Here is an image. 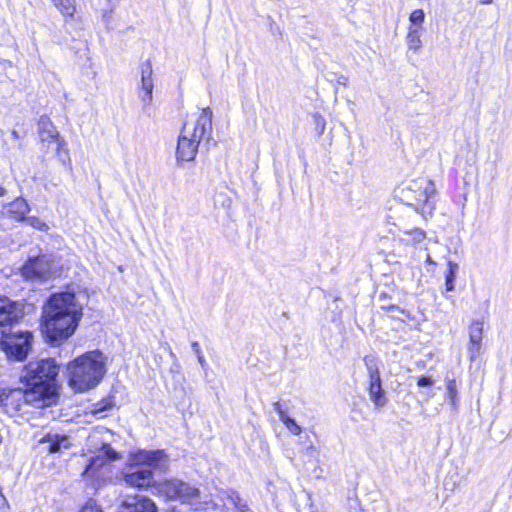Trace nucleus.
Returning a JSON list of instances; mask_svg holds the SVG:
<instances>
[{"mask_svg":"<svg viewBox=\"0 0 512 512\" xmlns=\"http://www.w3.org/2000/svg\"><path fill=\"white\" fill-rule=\"evenodd\" d=\"M82 304L74 292L52 294L43 307V332L51 344L72 336L82 317Z\"/></svg>","mask_w":512,"mask_h":512,"instance_id":"obj_1","label":"nucleus"},{"mask_svg":"<svg viewBox=\"0 0 512 512\" xmlns=\"http://www.w3.org/2000/svg\"><path fill=\"white\" fill-rule=\"evenodd\" d=\"M69 386L76 392H86L96 387L105 374L103 354L92 351L77 357L69 363Z\"/></svg>","mask_w":512,"mask_h":512,"instance_id":"obj_2","label":"nucleus"},{"mask_svg":"<svg viewBox=\"0 0 512 512\" xmlns=\"http://www.w3.org/2000/svg\"><path fill=\"white\" fill-rule=\"evenodd\" d=\"M59 367L53 359L30 362L22 376L25 387L35 391L39 398L49 397L55 389Z\"/></svg>","mask_w":512,"mask_h":512,"instance_id":"obj_3","label":"nucleus"},{"mask_svg":"<svg viewBox=\"0 0 512 512\" xmlns=\"http://www.w3.org/2000/svg\"><path fill=\"white\" fill-rule=\"evenodd\" d=\"M137 460L143 463L142 466L131 467L124 476L125 482L132 487L143 488L154 483L153 469L165 467L166 455L162 450L141 451Z\"/></svg>","mask_w":512,"mask_h":512,"instance_id":"obj_4","label":"nucleus"},{"mask_svg":"<svg viewBox=\"0 0 512 512\" xmlns=\"http://www.w3.org/2000/svg\"><path fill=\"white\" fill-rule=\"evenodd\" d=\"M435 193L436 189L433 181L421 178L413 180L405 187L400 188L397 196L406 205L414 207L415 211L418 212L421 208V211L425 212V207L430 210L433 209L430 200Z\"/></svg>","mask_w":512,"mask_h":512,"instance_id":"obj_5","label":"nucleus"},{"mask_svg":"<svg viewBox=\"0 0 512 512\" xmlns=\"http://www.w3.org/2000/svg\"><path fill=\"white\" fill-rule=\"evenodd\" d=\"M22 275L27 280L45 281L58 274V264L53 255H40L29 258L21 269Z\"/></svg>","mask_w":512,"mask_h":512,"instance_id":"obj_6","label":"nucleus"},{"mask_svg":"<svg viewBox=\"0 0 512 512\" xmlns=\"http://www.w3.org/2000/svg\"><path fill=\"white\" fill-rule=\"evenodd\" d=\"M212 110L207 107L198 114L192 115L183 125L182 132L188 137L201 142L209 143L212 134Z\"/></svg>","mask_w":512,"mask_h":512,"instance_id":"obj_7","label":"nucleus"},{"mask_svg":"<svg viewBox=\"0 0 512 512\" xmlns=\"http://www.w3.org/2000/svg\"><path fill=\"white\" fill-rule=\"evenodd\" d=\"M38 134L42 143L54 144L55 154L63 165H70L71 160L66 142L60 137L50 118L42 115L38 121Z\"/></svg>","mask_w":512,"mask_h":512,"instance_id":"obj_8","label":"nucleus"},{"mask_svg":"<svg viewBox=\"0 0 512 512\" xmlns=\"http://www.w3.org/2000/svg\"><path fill=\"white\" fill-rule=\"evenodd\" d=\"M32 338V333L28 331L3 335L0 342L1 348L8 358L16 361H22L28 355L31 348Z\"/></svg>","mask_w":512,"mask_h":512,"instance_id":"obj_9","label":"nucleus"},{"mask_svg":"<svg viewBox=\"0 0 512 512\" xmlns=\"http://www.w3.org/2000/svg\"><path fill=\"white\" fill-rule=\"evenodd\" d=\"M159 491L172 500L189 501L196 497L198 489L180 480H167L159 484Z\"/></svg>","mask_w":512,"mask_h":512,"instance_id":"obj_10","label":"nucleus"},{"mask_svg":"<svg viewBox=\"0 0 512 512\" xmlns=\"http://www.w3.org/2000/svg\"><path fill=\"white\" fill-rule=\"evenodd\" d=\"M152 65L150 61H146L141 66V85L138 96L143 105V111L148 112L153 100L154 81L152 78Z\"/></svg>","mask_w":512,"mask_h":512,"instance_id":"obj_11","label":"nucleus"},{"mask_svg":"<svg viewBox=\"0 0 512 512\" xmlns=\"http://www.w3.org/2000/svg\"><path fill=\"white\" fill-rule=\"evenodd\" d=\"M120 512H156V504L148 497L134 494L125 495L119 506Z\"/></svg>","mask_w":512,"mask_h":512,"instance_id":"obj_12","label":"nucleus"},{"mask_svg":"<svg viewBox=\"0 0 512 512\" xmlns=\"http://www.w3.org/2000/svg\"><path fill=\"white\" fill-rule=\"evenodd\" d=\"M23 317V306L0 296V327L17 323Z\"/></svg>","mask_w":512,"mask_h":512,"instance_id":"obj_13","label":"nucleus"},{"mask_svg":"<svg viewBox=\"0 0 512 512\" xmlns=\"http://www.w3.org/2000/svg\"><path fill=\"white\" fill-rule=\"evenodd\" d=\"M99 455L90 458L82 475L86 478L93 477L99 468L103 467L108 461H113L118 458L117 452L109 445L104 444Z\"/></svg>","mask_w":512,"mask_h":512,"instance_id":"obj_14","label":"nucleus"},{"mask_svg":"<svg viewBox=\"0 0 512 512\" xmlns=\"http://www.w3.org/2000/svg\"><path fill=\"white\" fill-rule=\"evenodd\" d=\"M198 148V142L181 131L176 149L177 161H193L197 155Z\"/></svg>","mask_w":512,"mask_h":512,"instance_id":"obj_15","label":"nucleus"},{"mask_svg":"<svg viewBox=\"0 0 512 512\" xmlns=\"http://www.w3.org/2000/svg\"><path fill=\"white\" fill-rule=\"evenodd\" d=\"M37 393L30 388L26 387V390L15 389L10 392L6 398L5 405H15L16 410H21L24 404H28L35 400H40Z\"/></svg>","mask_w":512,"mask_h":512,"instance_id":"obj_16","label":"nucleus"},{"mask_svg":"<svg viewBox=\"0 0 512 512\" xmlns=\"http://www.w3.org/2000/svg\"><path fill=\"white\" fill-rule=\"evenodd\" d=\"M483 335V323L475 321L469 328L470 344L468 347L469 358L473 361L480 354Z\"/></svg>","mask_w":512,"mask_h":512,"instance_id":"obj_17","label":"nucleus"},{"mask_svg":"<svg viewBox=\"0 0 512 512\" xmlns=\"http://www.w3.org/2000/svg\"><path fill=\"white\" fill-rule=\"evenodd\" d=\"M39 443L46 445L45 449L49 453L59 452L62 448L68 449L71 445L69 438L65 435L47 433L39 440Z\"/></svg>","mask_w":512,"mask_h":512,"instance_id":"obj_18","label":"nucleus"},{"mask_svg":"<svg viewBox=\"0 0 512 512\" xmlns=\"http://www.w3.org/2000/svg\"><path fill=\"white\" fill-rule=\"evenodd\" d=\"M30 207L24 198H16L7 206V215L15 221H25L26 215L29 213Z\"/></svg>","mask_w":512,"mask_h":512,"instance_id":"obj_19","label":"nucleus"},{"mask_svg":"<svg viewBox=\"0 0 512 512\" xmlns=\"http://www.w3.org/2000/svg\"><path fill=\"white\" fill-rule=\"evenodd\" d=\"M445 399L450 404L453 412L457 413L460 408L457 382L453 378L445 379Z\"/></svg>","mask_w":512,"mask_h":512,"instance_id":"obj_20","label":"nucleus"},{"mask_svg":"<svg viewBox=\"0 0 512 512\" xmlns=\"http://www.w3.org/2000/svg\"><path fill=\"white\" fill-rule=\"evenodd\" d=\"M363 361L367 369L369 385L382 384L377 357L374 355H366Z\"/></svg>","mask_w":512,"mask_h":512,"instance_id":"obj_21","label":"nucleus"},{"mask_svg":"<svg viewBox=\"0 0 512 512\" xmlns=\"http://www.w3.org/2000/svg\"><path fill=\"white\" fill-rule=\"evenodd\" d=\"M425 232L420 228L411 230H401L398 238L405 245H414L422 242L425 239Z\"/></svg>","mask_w":512,"mask_h":512,"instance_id":"obj_22","label":"nucleus"},{"mask_svg":"<svg viewBox=\"0 0 512 512\" xmlns=\"http://www.w3.org/2000/svg\"><path fill=\"white\" fill-rule=\"evenodd\" d=\"M368 392L370 396V400L374 403V405L378 408L384 407L387 403V398L385 396V392L382 388V384L377 385H368Z\"/></svg>","mask_w":512,"mask_h":512,"instance_id":"obj_23","label":"nucleus"},{"mask_svg":"<svg viewBox=\"0 0 512 512\" xmlns=\"http://www.w3.org/2000/svg\"><path fill=\"white\" fill-rule=\"evenodd\" d=\"M406 43L408 48L414 52H418L422 48L419 27L409 26Z\"/></svg>","mask_w":512,"mask_h":512,"instance_id":"obj_24","label":"nucleus"},{"mask_svg":"<svg viewBox=\"0 0 512 512\" xmlns=\"http://www.w3.org/2000/svg\"><path fill=\"white\" fill-rule=\"evenodd\" d=\"M52 2L59 12L65 17L66 21L68 18H73L76 12L75 0H52Z\"/></svg>","mask_w":512,"mask_h":512,"instance_id":"obj_25","label":"nucleus"},{"mask_svg":"<svg viewBox=\"0 0 512 512\" xmlns=\"http://www.w3.org/2000/svg\"><path fill=\"white\" fill-rule=\"evenodd\" d=\"M448 269L445 274V287L447 292H451L455 289L454 282L458 272V264L452 261H448Z\"/></svg>","mask_w":512,"mask_h":512,"instance_id":"obj_26","label":"nucleus"},{"mask_svg":"<svg viewBox=\"0 0 512 512\" xmlns=\"http://www.w3.org/2000/svg\"><path fill=\"white\" fill-rule=\"evenodd\" d=\"M381 308L384 310H387L390 313V317L399 319L403 322L406 321V319H410V313L401 309L397 305H381Z\"/></svg>","mask_w":512,"mask_h":512,"instance_id":"obj_27","label":"nucleus"},{"mask_svg":"<svg viewBox=\"0 0 512 512\" xmlns=\"http://www.w3.org/2000/svg\"><path fill=\"white\" fill-rule=\"evenodd\" d=\"M112 407V401L109 399H104L100 402H97L92 405L90 410L91 414L102 418L104 416V412L108 411Z\"/></svg>","mask_w":512,"mask_h":512,"instance_id":"obj_28","label":"nucleus"},{"mask_svg":"<svg viewBox=\"0 0 512 512\" xmlns=\"http://www.w3.org/2000/svg\"><path fill=\"white\" fill-rule=\"evenodd\" d=\"M226 497L228 501L238 510L245 511L247 509V505L242 503V500L239 494L234 490H229L226 492Z\"/></svg>","mask_w":512,"mask_h":512,"instance_id":"obj_29","label":"nucleus"},{"mask_svg":"<svg viewBox=\"0 0 512 512\" xmlns=\"http://www.w3.org/2000/svg\"><path fill=\"white\" fill-rule=\"evenodd\" d=\"M425 13L422 9H415L411 12L409 16V21L411 22L410 26L419 27L421 29V25L424 22Z\"/></svg>","mask_w":512,"mask_h":512,"instance_id":"obj_30","label":"nucleus"},{"mask_svg":"<svg viewBox=\"0 0 512 512\" xmlns=\"http://www.w3.org/2000/svg\"><path fill=\"white\" fill-rule=\"evenodd\" d=\"M315 130L318 135H322L326 128V120L320 113L312 114Z\"/></svg>","mask_w":512,"mask_h":512,"instance_id":"obj_31","label":"nucleus"},{"mask_svg":"<svg viewBox=\"0 0 512 512\" xmlns=\"http://www.w3.org/2000/svg\"><path fill=\"white\" fill-rule=\"evenodd\" d=\"M287 430L293 435H300L302 432V428L296 423V421L288 416L282 421Z\"/></svg>","mask_w":512,"mask_h":512,"instance_id":"obj_32","label":"nucleus"},{"mask_svg":"<svg viewBox=\"0 0 512 512\" xmlns=\"http://www.w3.org/2000/svg\"><path fill=\"white\" fill-rule=\"evenodd\" d=\"M25 221H27V223L31 227L38 229L40 231H47L49 229V226L38 217H35V216L28 217L25 219Z\"/></svg>","mask_w":512,"mask_h":512,"instance_id":"obj_33","label":"nucleus"},{"mask_svg":"<svg viewBox=\"0 0 512 512\" xmlns=\"http://www.w3.org/2000/svg\"><path fill=\"white\" fill-rule=\"evenodd\" d=\"M302 452L308 458V460H317L318 459V451L312 442L305 445L302 449Z\"/></svg>","mask_w":512,"mask_h":512,"instance_id":"obj_34","label":"nucleus"},{"mask_svg":"<svg viewBox=\"0 0 512 512\" xmlns=\"http://www.w3.org/2000/svg\"><path fill=\"white\" fill-rule=\"evenodd\" d=\"M273 409L278 414L280 421H284L288 415V408L284 406L281 402L277 401L273 403Z\"/></svg>","mask_w":512,"mask_h":512,"instance_id":"obj_35","label":"nucleus"},{"mask_svg":"<svg viewBox=\"0 0 512 512\" xmlns=\"http://www.w3.org/2000/svg\"><path fill=\"white\" fill-rule=\"evenodd\" d=\"M80 512H102L101 507L92 499L88 500Z\"/></svg>","mask_w":512,"mask_h":512,"instance_id":"obj_36","label":"nucleus"},{"mask_svg":"<svg viewBox=\"0 0 512 512\" xmlns=\"http://www.w3.org/2000/svg\"><path fill=\"white\" fill-rule=\"evenodd\" d=\"M434 384V381L431 377L421 376L418 378L417 385L419 387H430Z\"/></svg>","mask_w":512,"mask_h":512,"instance_id":"obj_37","label":"nucleus"},{"mask_svg":"<svg viewBox=\"0 0 512 512\" xmlns=\"http://www.w3.org/2000/svg\"><path fill=\"white\" fill-rule=\"evenodd\" d=\"M336 83L338 85H342V86L346 87L348 85V77H346L345 75H339L337 77Z\"/></svg>","mask_w":512,"mask_h":512,"instance_id":"obj_38","label":"nucleus"},{"mask_svg":"<svg viewBox=\"0 0 512 512\" xmlns=\"http://www.w3.org/2000/svg\"><path fill=\"white\" fill-rule=\"evenodd\" d=\"M191 347L196 356L202 353L200 345L197 341L192 342Z\"/></svg>","mask_w":512,"mask_h":512,"instance_id":"obj_39","label":"nucleus"},{"mask_svg":"<svg viewBox=\"0 0 512 512\" xmlns=\"http://www.w3.org/2000/svg\"><path fill=\"white\" fill-rule=\"evenodd\" d=\"M197 359L202 367L206 364V360L204 358L203 353H201L200 355H197Z\"/></svg>","mask_w":512,"mask_h":512,"instance_id":"obj_40","label":"nucleus"},{"mask_svg":"<svg viewBox=\"0 0 512 512\" xmlns=\"http://www.w3.org/2000/svg\"><path fill=\"white\" fill-rule=\"evenodd\" d=\"M479 3L483 5H489L493 3V0H479Z\"/></svg>","mask_w":512,"mask_h":512,"instance_id":"obj_41","label":"nucleus"},{"mask_svg":"<svg viewBox=\"0 0 512 512\" xmlns=\"http://www.w3.org/2000/svg\"><path fill=\"white\" fill-rule=\"evenodd\" d=\"M6 194V189L3 186H0V197H3Z\"/></svg>","mask_w":512,"mask_h":512,"instance_id":"obj_42","label":"nucleus"},{"mask_svg":"<svg viewBox=\"0 0 512 512\" xmlns=\"http://www.w3.org/2000/svg\"><path fill=\"white\" fill-rule=\"evenodd\" d=\"M12 136L15 138V139H18L19 138V135L17 133V131L13 130L12 131Z\"/></svg>","mask_w":512,"mask_h":512,"instance_id":"obj_43","label":"nucleus"},{"mask_svg":"<svg viewBox=\"0 0 512 512\" xmlns=\"http://www.w3.org/2000/svg\"><path fill=\"white\" fill-rule=\"evenodd\" d=\"M426 261H427L428 263H433V261H432V259H431V257H430L429 255L427 256V260H426Z\"/></svg>","mask_w":512,"mask_h":512,"instance_id":"obj_44","label":"nucleus"},{"mask_svg":"<svg viewBox=\"0 0 512 512\" xmlns=\"http://www.w3.org/2000/svg\"><path fill=\"white\" fill-rule=\"evenodd\" d=\"M169 354L171 357H173V358L175 357V354L173 353V351L171 349L169 350Z\"/></svg>","mask_w":512,"mask_h":512,"instance_id":"obj_45","label":"nucleus"}]
</instances>
